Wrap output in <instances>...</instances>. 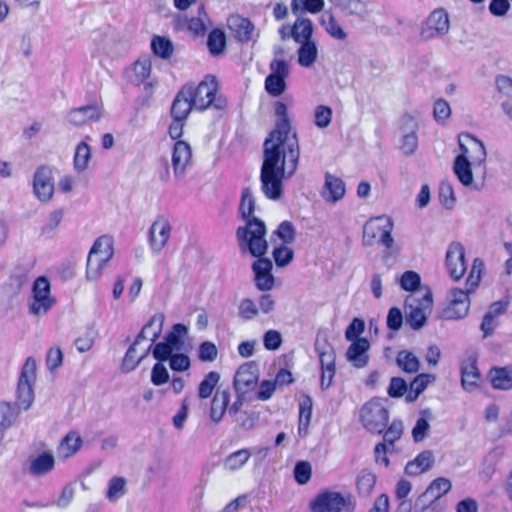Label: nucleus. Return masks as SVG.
<instances>
[{"label": "nucleus", "instance_id": "nucleus-61", "mask_svg": "<svg viewBox=\"0 0 512 512\" xmlns=\"http://www.w3.org/2000/svg\"><path fill=\"white\" fill-rule=\"evenodd\" d=\"M63 362V353L59 347H51L46 354V366L53 371L59 368Z\"/></svg>", "mask_w": 512, "mask_h": 512}, {"label": "nucleus", "instance_id": "nucleus-43", "mask_svg": "<svg viewBox=\"0 0 512 512\" xmlns=\"http://www.w3.org/2000/svg\"><path fill=\"white\" fill-rule=\"evenodd\" d=\"M164 319H165V317L162 313H156L143 326L144 333L147 334V339H149L148 344L152 345L155 342V340L159 337V335L161 334Z\"/></svg>", "mask_w": 512, "mask_h": 512}, {"label": "nucleus", "instance_id": "nucleus-60", "mask_svg": "<svg viewBox=\"0 0 512 512\" xmlns=\"http://www.w3.org/2000/svg\"><path fill=\"white\" fill-rule=\"evenodd\" d=\"M312 468L310 463L300 461L295 465L294 477L299 484H306L311 478Z\"/></svg>", "mask_w": 512, "mask_h": 512}, {"label": "nucleus", "instance_id": "nucleus-63", "mask_svg": "<svg viewBox=\"0 0 512 512\" xmlns=\"http://www.w3.org/2000/svg\"><path fill=\"white\" fill-rule=\"evenodd\" d=\"M332 119V110L327 106L320 105L315 110V125L319 128H326Z\"/></svg>", "mask_w": 512, "mask_h": 512}, {"label": "nucleus", "instance_id": "nucleus-11", "mask_svg": "<svg viewBox=\"0 0 512 512\" xmlns=\"http://www.w3.org/2000/svg\"><path fill=\"white\" fill-rule=\"evenodd\" d=\"M55 299L51 296L50 282L44 277H38L32 288V301L29 312L34 316H42L54 306Z\"/></svg>", "mask_w": 512, "mask_h": 512}, {"label": "nucleus", "instance_id": "nucleus-28", "mask_svg": "<svg viewBox=\"0 0 512 512\" xmlns=\"http://www.w3.org/2000/svg\"><path fill=\"white\" fill-rule=\"evenodd\" d=\"M491 386L496 390L512 389V364L503 367L494 366L487 374Z\"/></svg>", "mask_w": 512, "mask_h": 512}, {"label": "nucleus", "instance_id": "nucleus-46", "mask_svg": "<svg viewBox=\"0 0 512 512\" xmlns=\"http://www.w3.org/2000/svg\"><path fill=\"white\" fill-rule=\"evenodd\" d=\"M187 333V328L183 324H175L172 331L166 336L165 342L176 352L183 348L182 337Z\"/></svg>", "mask_w": 512, "mask_h": 512}, {"label": "nucleus", "instance_id": "nucleus-58", "mask_svg": "<svg viewBox=\"0 0 512 512\" xmlns=\"http://www.w3.org/2000/svg\"><path fill=\"white\" fill-rule=\"evenodd\" d=\"M433 115L437 122L444 123L451 115L449 103L444 99L435 101Z\"/></svg>", "mask_w": 512, "mask_h": 512}, {"label": "nucleus", "instance_id": "nucleus-42", "mask_svg": "<svg viewBox=\"0 0 512 512\" xmlns=\"http://www.w3.org/2000/svg\"><path fill=\"white\" fill-rule=\"evenodd\" d=\"M91 159V149L86 142H80L74 154V169L81 173L88 168L89 161Z\"/></svg>", "mask_w": 512, "mask_h": 512}, {"label": "nucleus", "instance_id": "nucleus-9", "mask_svg": "<svg viewBox=\"0 0 512 512\" xmlns=\"http://www.w3.org/2000/svg\"><path fill=\"white\" fill-rule=\"evenodd\" d=\"M393 222L388 216H378L368 220L363 228V241L366 245H373L378 242L391 248L394 239L391 236Z\"/></svg>", "mask_w": 512, "mask_h": 512}, {"label": "nucleus", "instance_id": "nucleus-49", "mask_svg": "<svg viewBox=\"0 0 512 512\" xmlns=\"http://www.w3.org/2000/svg\"><path fill=\"white\" fill-rule=\"evenodd\" d=\"M207 45L211 54L218 55L222 53L226 46L224 32L219 29L212 30L208 35Z\"/></svg>", "mask_w": 512, "mask_h": 512}, {"label": "nucleus", "instance_id": "nucleus-32", "mask_svg": "<svg viewBox=\"0 0 512 512\" xmlns=\"http://www.w3.org/2000/svg\"><path fill=\"white\" fill-rule=\"evenodd\" d=\"M229 403V389H218L212 398L210 407V419L214 423H219L223 419L225 412L228 411Z\"/></svg>", "mask_w": 512, "mask_h": 512}, {"label": "nucleus", "instance_id": "nucleus-36", "mask_svg": "<svg viewBox=\"0 0 512 512\" xmlns=\"http://www.w3.org/2000/svg\"><path fill=\"white\" fill-rule=\"evenodd\" d=\"M82 446V438L75 432H69L60 442L58 455L64 459L74 455Z\"/></svg>", "mask_w": 512, "mask_h": 512}, {"label": "nucleus", "instance_id": "nucleus-31", "mask_svg": "<svg viewBox=\"0 0 512 512\" xmlns=\"http://www.w3.org/2000/svg\"><path fill=\"white\" fill-rule=\"evenodd\" d=\"M229 29L241 42H248L253 37L254 26L252 23L239 15H232L227 20Z\"/></svg>", "mask_w": 512, "mask_h": 512}, {"label": "nucleus", "instance_id": "nucleus-16", "mask_svg": "<svg viewBox=\"0 0 512 512\" xmlns=\"http://www.w3.org/2000/svg\"><path fill=\"white\" fill-rule=\"evenodd\" d=\"M33 193L41 202H48L54 194L52 170L48 166H40L33 175Z\"/></svg>", "mask_w": 512, "mask_h": 512}, {"label": "nucleus", "instance_id": "nucleus-6", "mask_svg": "<svg viewBox=\"0 0 512 512\" xmlns=\"http://www.w3.org/2000/svg\"><path fill=\"white\" fill-rule=\"evenodd\" d=\"M463 135L469 141L470 145L477 153V156L474 157L470 153L469 147H467L465 144L460 143V149L462 153L455 158L453 170L458 180L464 186H469L473 182V173L469 158L478 161H483L486 156V151L483 143L479 139L467 133Z\"/></svg>", "mask_w": 512, "mask_h": 512}, {"label": "nucleus", "instance_id": "nucleus-25", "mask_svg": "<svg viewBox=\"0 0 512 512\" xmlns=\"http://www.w3.org/2000/svg\"><path fill=\"white\" fill-rule=\"evenodd\" d=\"M451 489V482L443 477H439L431 482L427 489L418 496L422 502V509H426L430 504L440 499Z\"/></svg>", "mask_w": 512, "mask_h": 512}, {"label": "nucleus", "instance_id": "nucleus-4", "mask_svg": "<svg viewBox=\"0 0 512 512\" xmlns=\"http://www.w3.org/2000/svg\"><path fill=\"white\" fill-rule=\"evenodd\" d=\"M295 155H290L286 160L285 167L278 171L277 159L270 153L266 161H263L260 172L261 190L271 200H279L283 195V181L295 174Z\"/></svg>", "mask_w": 512, "mask_h": 512}, {"label": "nucleus", "instance_id": "nucleus-2", "mask_svg": "<svg viewBox=\"0 0 512 512\" xmlns=\"http://www.w3.org/2000/svg\"><path fill=\"white\" fill-rule=\"evenodd\" d=\"M255 210V198L250 188H244L241 194L239 213L246 221L245 226L237 228L236 237L242 252L252 256H263L268 248L266 226L259 218L252 216Z\"/></svg>", "mask_w": 512, "mask_h": 512}, {"label": "nucleus", "instance_id": "nucleus-51", "mask_svg": "<svg viewBox=\"0 0 512 512\" xmlns=\"http://www.w3.org/2000/svg\"><path fill=\"white\" fill-rule=\"evenodd\" d=\"M438 196L439 201L443 206H445L448 209H451L454 207L456 202V197L454 193V189L451 185V183L447 180H443L439 184L438 189Z\"/></svg>", "mask_w": 512, "mask_h": 512}, {"label": "nucleus", "instance_id": "nucleus-12", "mask_svg": "<svg viewBox=\"0 0 512 512\" xmlns=\"http://www.w3.org/2000/svg\"><path fill=\"white\" fill-rule=\"evenodd\" d=\"M405 318V323L409 325L413 330H416V297L414 295H410L405 299L404 302V312H402L398 307H392L389 309L386 325L391 331H398L403 324Z\"/></svg>", "mask_w": 512, "mask_h": 512}, {"label": "nucleus", "instance_id": "nucleus-13", "mask_svg": "<svg viewBox=\"0 0 512 512\" xmlns=\"http://www.w3.org/2000/svg\"><path fill=\"white\" fill-rule=\"evenodd\" d=\"M446 271L454 282H459L467 271L465 248L459 242H452L447 249L445 257Z\"/></svg>", "mask_w": 512, "mask_h": 512}, {"label": "nucleus", "instance_id": "nucleus-44", "mask_svg": "<svg viewBox=\"0 0 512 512\" xmlns=\"http://www.w3.org/2000/svg\"><path fill=\"white\" fill-rule=\"evenodd\" d=\"M312 415V401L310 397H306L299 406V426L298 433L305 436L308 431Z\"/></svg>", "mask_w": 512, "mask_h": 512}, {"label": "nucleus", "instance_id": "nucleus-38", "mask_svg": "<svg viewBox=\"0 0 512 512\" xmlns=\"http://www.w3.org/2000/svg\"><path fill=\"white\" fill-rule=\"evenodd\" d=\"M313 24L310 19L298 18L291 27L292 38L297 43L312 41Z\"/></svg>", "mask_w": 512, "mask_h": 512}, {"label": "nucleus", "instance_id": "nucleus-54", "mask_svg": "<svg viewBox=\"0 0 512 512\" xmlns=\"http://www.w3.org/2000/svg\"><path fill=\"white\" fill-rule=\"evenodd\" d=\"M396 362L404 372H416V355L414 353L402 350L398 353Z\"/></svg>", "mask_w": 512, "mask_h": 512}, {"label": "nucleus", "instance_id": "nucleus-20", "mask_svg": "<svg viewBox=\"0 0 512 512\" xmlns=\"http://www.w3.org/2000/svg\"><path fill=\"white\" fill-rule=\"evenodd\" d=\"M258 382V369L254 362H248L241 365L233 380V386L235 392H241V394H247L253 390Z\"/></svg>", "mask_w": 512, "mask_h": 512}, {"label": "nucleus", "instance_id": "nucleus-23", "mask_svg": "<svg viewBox=\"0 0 512 512\" xmlns=\"http://www.w3.org/2000/svg\"><path fill=\"white\" fill-rule=\"evenodd\" d=\"M434 308L433 293L430 287L421 284L418 275V330L425 325Z\"/></svg>", "mask_w": 512, "mask_h": 512}, {"label": "nucleus", "instance_id": "nucleus-24", "mask_svg": "<svg viewBox=\"0 0 512 512\" xmlns=\"http://www.w3.org/2000/svg\"><path fill=\"white\" fill-rule=\"evenodd\" d=\"M461 384L466 391L477 388L481 382V373L477 366V359L469 356L461 362Z\"/></svg>", "mask_w": 512, "mask_h": 512}, {"label": "nucleus", "instance_id": "nucleus-53", "mask_svg": "<svg viewBox=\"0 0 512 512\" xmlns=\"http://www.w3.org/2000/svg\"><path fill=\"white\" fill-rule=\"evenodd\" d=\"M132 72L134 74L133 82L136 84L144 82L149 77L151 72L150 60L142 59L136 61L132 67Z\"/></svg>", "mask_w": 512, "mask_h": 512}, {"label": "nucleus", "instance_id": "nucleus-64", "mask_svg": "<svg viewBox=\"0 0 512 512\" xmlns=\"http://www.w3.org/2000/svg\"><path fill=\"white\" fill-rule=\"evenodd\" d=\"M169 380V373L167 368L162 363H156L151 372V382L156 385L160 386L168 382Z\"/></svg>", "mask_w": 512, "mask_h": 512}, {"label": "nucleus", "instance_id": "nucleus-35", "mask_svg": "<svg viewBox=\"0 0 512 512\" xmlns=\"http://www.w3.org/2000/svg\"><path fill=\"white\" fill-rule=\"evenodd\" d=\"M54 464L53 455L44 452L30 460L28 472L33 476H43L54 468Z\"/></svg>", "mask_w": 512, "mask_h": 512}, {"label": "nucleus", "instance_id": "nucleus-18", "mask_svg": "<svg viewBox=\"0 0 512 512\" xmlns=\"http://www.w3.org/2000/svg\"><path fill=\"white\" fill-rule=\"evenodd\" d=\"M171 163L175 178H183L187 170L192 166V149L187 142L178 140L174 143Z\"/></svg>", "mask_w": 512, "mask_h": 512}, {"label": "nucleus", "instance_id": "nucleus-34", "mask_svg": "<svg viewBox=\"0 0 512 512\" xmlns=\"http://www.w3.org/2000/svg\"><path fill=\"white\" fill-rule=\"evenodd\" d=\"M416 383V377L410 381V390L408 383L401 377H392L387 389V393L392 398H399L406 395V401L412 402L416 399V392H413V385Z\"/></svg>", "mask_w": 512, "mask_h": 512}, {"label": "nucleus", "instance_id": "nucleus-41", "mask_svg": "<svg viewBox=\"0 0 512 512\" xmlns=\"http://www.w3.org/2000/svg\"><path fill=\"white\" fill-rule=\"evenodd\" d=\"M251 451L249 449H240L229 454L224 460V468L228 471H237L241 469L249 460Z\"/></svg>", "mask_w": 512, "mask_h": 512}, {"label": "nucleus", "instance_id": "nucleus-56", "mask_svg": "<svg viewBox=\"0 0 512 512\" xmlns=\"http://www.w3.org/2000/svg\"><path fill=\"white\" fill-rule=\"evenodd\" d=\"M218 356V349L211 341H204L198 349V358L202 362H213Z\"/></svg>", "mask_w": 512, "mask_h": 512}, {"label": "nucleus", "instance_id": "nucleus-59", "mask_svg": "<svg viewBox=\"0 0 512 512\" xmlns=\"http://www.w3.org/2000/svg\"><path fill=\"white\" fill-rule=\"evenodd\" d=\"M256 304L258 306L259 314L262 313L267 315L275 310L276 300L272 294L266 291L259 296Z\"/></svg>", "mask_w": 512, "mask_h": 512}, {"label": "nucleus", "instance_id": "nucleus-47", "mask_svg": "<svg viewBox=\"0 0 512 512\" xmlns=\"http://www.w3.org/2000/svg\"><path fill=\"white\" fill-rule=\"evenodd\" d=\"M339 9L345 15L357 16L361 19H364L367 15L366 3L362 0H346Z\"/></svg>", "mask_w": 512, "mask_h": 512}, {"label": "nucleus", "instance_id": "nucleus-30", "mask_svg": "<svg viewBox=\"0 0 512 512\" xmlns=\"http://www.w3.org/2000/svg\"><path fill=\"white\" fill-rule=\"evenodd\" d=\"M369 347L370 344L365 338L353 341L347 350V359L357 368L365 367L369 361L367 354Z\"/></svg>", "mask_w": 512, "mask_h": 512}, {"label": "nucleus", "instance_id": "nucleus-57", "mask_svg": "<svg viewBox=\"0 0 512 512\" xmlns=\"http://www.w3.org/2000/svg\"><path fill=\"white\" fill-rule=\"evenodd\" d=\"M293 251L285 245H280L273 250V258L277 266L284 267L293 259Z\"/></svg>", "mask_w": 512, "mask_h": 512}, {"label": "nucleus", "instance_id": "nucleus-45", "mask_svg": "<svg viewBox=\"0 0 512 512\" xmlns=\"http://www.w3.org/2000/svg\"><path fill=\"white\" fill-rule=\"evenodd\" d=\"M220 380V374L216 371H210L200 382L198 387V396L200 399L209 398Z\"/></svg>", "mask_w": 512, "mask_h": 512}, {"label": "nucleus", "instance_id": "nucleus-1", "mask_svg": "<svg viewBox=\"0 0 512 512\" xmlns=\"http://www.w3.org/2000/svg\"><path fill=\"white\" fill-rule=\"evenodd\" d=\"M275 115L277 117L276 127L264 142L263 161H266L267 156L272 153L277 159L276 167L279 171L285 167L286 160H289L290 155L293 154L295 155L296 171L300 158L299 142L296 133L291 132L286 104L280 101L276 102Z\"/></svg>", "mask_w": 512, "mask_h": 512}, {"label": "nucleus", "instance_id": "nucleus-22", "mask_svg": "<svg viewBox=\"0 0 512 512\" xmlns=\"http://www.w3.org/2000/svg\"><path fill=\"white\" fill-rule=\"evenodd\" d=\"M258 257L259 259L252 265L255 285L257 289L262 292L270 291L275 283L274 276L271 273L272 262L268 258H261L262 256Z\"/></svg>", "mask_w": 512, "mask_h": 512}, {"label": "nucleus", "instance_id": "nucleus-15", "mask_svg": "<svg viewBox=\"0 0 512 512\" xmlns=\"http://www.w3.org/2000/svg\"><path fill=\"white\" fill-rule=\"evenodd\" d=\"M351 497L338 492L326 491L320 493L312 502L314 512H341L350 506Z\"/></svg>", "mask_w": 512, "mask_h": 512}, {"label": "nucleus", "instance_id": "nucleus-8", "mask_svg": "<svg viewBox=\"0 0 512 512\" xmlns=\"http://www.w3.org/2000/svg\"><path fill=\"white\" fill-rule=\"evenodd\" d=\"M386 399L374 398L363 405L360 419L363 426L372 433H382L388 423L389 411Z\"/></svg>", "mask_w": 512, "mask_h": 512}, {"label": "nucleus", "instance_id": "nucleus-7", "mask_svg": "<svg viewBox=\"0 0 512 512\" xmlns=\"http://www.w3.org/2000/svg\"><path fill=\"white\" fill-rule=\"evenodd\" d=\"M113 256V241L109 236L99 237L93 244L88 257L86 277L89 281L97 280L104 266Z\"/></svg>", "mask_w": 512, "mask_h": 512}, {"label": "nucleus", "instance_id": "nucleus-19", "mask_svg": "<svg viewBox=\"0 0 512 512\" xmlns=\"http://www.w3.org/2000/svg\"><path fill=\"white\" fill-rule=\"evenodd\" d=\"M171 224L164 216H159L149 229V245L152 253L159 254L166 246L171 235Z\"/></svg>", "mask_w": 512, "mask_h": 512}, {"label": "nucleus", "instance_id": "nucleus-48", "mask_svg": "<svg viewBox=\"0 0 512 512\" xmlns=\"http://www.w3.org/2000/svg\"><path fill=\"white\" fill-rule=\"evenodd\" d=\"M18 416L16 408L8 402H0V429L10 428Z\"/></svg>", "mask_w": 512, "mask_h": 512}, {"label": "nucleus", "instance_id": "nucleus-5", "mask_svg": "<svg viewBox=\"0 0 512 512\" xmlns=\"http://www.w3.org/2000/svg\"><path fill=\"white\" fill-rule=\"evenodd\" d=\"M184 87L191 92V102L194 104L195 110L205 111L209 107L222 109L226 106V101L217 96L218 82L213 75H206L196 87L192 84H187Z\"/></svg>", "mask_w": 512, "mask_h": 512}, {"label": "nucleus", "instance_id": "nucleus-55", "mask_svg": "<svg viewBox=\"0 0 512 512\" xmlns=\"http://www.w3.org/2000/svg\"><path fill=\"white\" fill-rule=\"evenodd\" d=\"M376 483V476L368 471H362L357 479V488L360 494L367 496Z\"/></svg>", "mask_w": 512, "mask_h": 512}, {"label": "nucleus", "instance_id": "nucleus-29", "mask_svg": "<svg viewBox=\"0 0 512 512\" xmlns=\"http://www.w3.org/2000/svg\"><path fill=\"white\" fill-rule=\"evenodd\" d=\"M101 116L100 108L97 105H87L71 109L67 114L69 123L81 126L89 121H97Z\"/></svg>", "mask_w": 512, "mask_h": 512}, {"label": "nucleus", "instance_id": "nucleus-27", "mask_svg": "<svg viewBox=\"0 0 512 512\" xmlns=\"http://www.w3.org/2000/svg\"><path fill=\"white\" fill-rule=\"evenodd\" d=\"M416 121L412 115H404L401 118V130L403 137L400 149L404 154H413L416 149V135H415Z\"/></svg>", "mask_w": 512, "mask_h": 512}, {"label": "nucleus", "instance_id": "nucleus-50", "mask_svg": "<svg viewBox=\"0 0 512 512\" xmlns=\"http://www.w3.org/2000/svg\"><path fill=\"white\" fill-rule=\"evenodd\" d=\"M151 48L155 55L163 59L169 58L173 52V45L171 41L161 36L153 37L151 41Z\"/></svg>", "mask_w": 512, "mask_h": 512}, {"label": "nucleus", "instance_id": "nucleus-10", "mask_svg": "<svg viewBox=\"0 0 512 512\" xmlns=\"http://www.w3.org/2000/svg\"><path fill=\"white\" fill-rule=\"evenodd\" d=\"M36 370V360L28 357L22 367L16 391L17 405L20 409H29L34 401L33 385L36 380Z\"/></svg>", "mask_w": 512, "mask_h": 512}, {"label": "nucleus", "instance_id": "nucleus-3", "mask_svg": "<svg viewBox=\"0 0 512 512\" xmlns=\"http://www.w3.org/2000/svg\"><path fill=\"white\" fill-rule=\"evenodd\" d=\"M483 269V260L475 258L465 282V289L450 290L447 305L442 311L444 319L458 320L467 316L470 309V295L479 287Z\"/></svg>", "mask_w": 512, "mask_h": 512}, {"label": "nucleus", "instance_id": "nucleus-37", "mask_svg": "<svg viewBox=\"0 0 512 512\" xmlns=\"http://www.w3.org/2000/svg\"><path fill=\"white\" fill-rule=\"evenodd\" d=\"M300 47L298 53V63L302 67H311L317 60L318 57V46L317 43L312 41H306L299 43Z\"/></svg>", "mask_w": 512, "mask_h": 512}, {"label": "nucleus", "instance_id": "nucleus-33", "mask_svg": "<svg viewBox=\"0 0 512 512\" xmlns=\"http://www.w3.org/2000/svg\"><path fill=\"white\" fill-rule=\"evenodd\" d=\"M151 349V344L138 348L136 345H131L127 350L123 359L121 369L123 372L133 371L139 363L147 357Z\"/></svg>", "mask_w": 512, "mask_h": 512}, {"label": "nucleus", "instance_id": "nucleus-39", "mask_svg": "<svg viewBox=\"0 0 512 512\" xmlns=\"http://www.w3.org/2000/svg\"><path fill=\"white\" fill-rule=\"evenodd\" d=\"M315 349L319 356L321 369H326L330 373L331 369H335L336 356L333 347L326 341H316Z\"/></svg>", "mask_w": 512, "mask_h": 512}, {"label": "nucleus", "instance_id": "nucleus-52", "mask_svg": "<svg viewBox=\"0 0 512 512\" xmlns=\"http://www.w3.org/2000/svg\"><path fill=\"white\" fill-rule=\"evenodd\" d=\"M238 314L245 321L253 320L259 315L256 302L250 298L242 299L238 306Z\"/></svg>", "mask_w": 512, "mask_h": 512}, {"label": "nucleus", "instance_id": "nucleus-40", "mask_svg": "<svg viewBox=\"0 0 512 512\" xmlns=\"http://www.w3.org/2000/svg\"><path fill=\"white\" fill-rule=\"evenodd\" d=\"M127 493V480L124 477L114 476L108 481L106 498L110 502H117Z\"/></svg>", "mask_w": 512, "mask_h": 512}, {"label": "nucleus", "instance_id": "nucleus-21", "mask_svg": "<svg viewBox=\"0 0 512 512\" xmlns=\"http://www.w3.org/2000/svg\"><path fill=\"white\" fill-rule=\"evenodd\" d=\"M346 193L345 182L336 175L326 172L324 175V184L321 190L322 199L329 204H335L341 201Z\"/></svg>", "mask_w": 512, "mask_h": 512}, {"label": "nucleus", "instance_id": "nucleus-14", "mask_svg": "<svg viewBox=\"0 0 512 512\" xmlns=\"http://www.w3.org/2000/svg\"><path fill=\"white\" fill-rule=\"evenodd\" d=\"M271 73L265 79V89L272 96L281 95L286 89L285 79L289 75V67L283 59H273L269 65Z\"/></svg>", "mask_w": 512, "mask_h": 512}, {"label": "nucleus", "instance_id": "nucleus-26", "mask_svg": "<svg viewBox=\"0 0 512 512\" xmlns=\"http://www.w3.org/2000/svg\"><path fill=\"white\" fill-rule=\"evenodd\" d=\"M191 92L188 88L184 86L177 93L172 106H171V116L173 119L186 120L189 116L192 109H194V104L191 102Z\"/></svg>", "mask_w": 512, "mask_h": 512}, {"label": "nucleus", "instance_id": "nucleus-62", "mask_svg": "<svg viewBox=\"0 0 512 512\" xmlns=\"http://www.w3.org/2000/svg\"><path fill=\"white\" fill-rule=\"evenodd\" d=\"M274 233L283 243H292L295 239V228L289 221H283Z\"/></svg>", "mask_w": 512, "mask_h": 512}, {"label": "nucleus", "instance_id": "nucleus-17", "mask_svg": "<svg viewBox=\"0 0 512 512\" xmlns=\"http://www.w3.org/2000/svg\"><path fill=\"white\" fill-rule=\"evenodd\" d=\"M449 30V18L444 9L434 10L424 21L421 27L420 35L428 40L434 37L442 36Z\"/></svg>", "mask_w": 512, "mask_h": 512}]
</instances>
